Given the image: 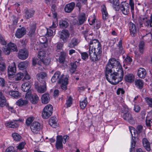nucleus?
<instances>
[{"mask_svg": "<svg viewBox=\"0 0 152 152\" xmlns=\"http://www.w3.org/2000/svg\"><path fill=\"white\" fill-rule=\"evenodd\" d=\"M106 80L113 85H116L123 79L124 72L120 62L115 58L110 59L105 70Z\"/></svg>", "mask_w": 152, "mask_h": 152, "instance_id": "1", "label": "nucleus"}, {"mask_svg": "<svg viewBox=\"0 0 152 152\" xmlns=\"http://www.w3.org/2000/svg\"><path fill=\"white\" fill-rule=\"evenodd\" d=\"M93 34V33L89 34L84 37L88 42L90 41L89 49L90 59L91 62L96 63L101 59L102 52V47L97 39L91 40V37H90V36H92Z\"/></svg>", "mask_w": 152, "mask_h": 152, "instance_id": "2", "label": "nucleus"}, {"mask_svg": "<svg viewBox=\"0 0 152 152\" xmlns=\"http://www.w3.org/2000/svg\"><path fill=\"white\" fill-rule=\"evenodd\" d=\"M53 111V107L50 104L47 105L43 108L42 113L43 118L48 119L52 115Z\"/></svg>", "mask_w": 152, "mask_h": 152, "instance_id": "3", "label": "nucleus"}, {"mask_svg": "<svg viewBox=\"0 0 152 152\" xmlns=\"http://www.w3.org/2000/svg\"><path fill=\"white\" fill-rule=\"evenodd\" d=\"M119 10H120L122 13L124 15H127L129 12V4L126 1L121 2L119 6Z\"/></svg>", "mask_w": 152, "mask_h": 152, "instance_id": "4", "label": "nucleus"}, {"mask_svg": "<svg viewBox=\"0 0 152 152\" xmlns=\"http://www.w3.org/2000/svg\"><path fill=\"white\" fill-rule=\"evenodd\" d=\"M35 88L38 93H43L47 90L46 82L43 80L42 85L39 84L38 82H35L34 84Z\"/></svg>", "mask_w": 152, "mask_h": 152, "instance_id": "5", "label": "nucleus"}, {"mask_svg": "<svg viewBox=\"0 0 152 152\" xmlns=\"http://www.w3.org/2000/svg\"><path fill=\"white\" fill-rule=\"evenodd\" d=\"M59 33L60 39H61L62 42H66L70 35L69 31L67 29H63Z\"/></svg>", "mask_w": 152, "mask_h": 152, "instance_id": "6", "label": "nucleus"}, {"mask_svg": "<svg viewBox=\"0 0 152 152\" xmlns=\"http://www.w3.org/2000/svg\"><path fill=\"white\" fill-rule=\"evenodd\" d=\"M68 78L67 77L64 78L62 76L58 80V84H61V87L62 90L65 91L67 89L66 85L68 84Z\"/></svg>", "mask_w": 152, "mask_h": 152, "instance_id": "7", "label": "nucleus"}, {"mask_svg": "<svg viewBox=\"0 0 152 152\" xmlns=\"http://www.w3.org/2000/svg\"><path fill=\"white\" fill-rule=\"evenodd\" d=\"M16 67L15 63L13 62L12 63L9 65L8 68V74L9 77H14L15 73L16 72Z\"/></svg>", "mask_w": 152, "mask_h": 152, "instance_id": "8", "label": "nucleus"}, {"mask_svg": "<svg viewBox=\"0 0 152 152\" xmlns=\"http://www.w3.org/2000/svg\"><path fill=\"white\" fill-rule=\"evenodd\" d=\"M24 18L26 20L32 17L35 13V11L33 8H26L24 10Z\"/></svg>", "mask_w": 152, "mask_h": 152, "instance_id": "9", "label": "nucleus"}, {"mask_svg": "<svg viewBox=\"0 0 152 152\" xmlns=\"http://www.w3.org/2000/svg\"><path fill=\"white\" fill-rule=\"evenodd\" d=\"M29 52L26 48H23L20 50L18 53L19 58L22 60H25L28 57Z\"/></svg>", "mask_w": 152, "mask_h": 152, "instance_id": "10", "label": "nucleus"}, {"mask_svg": "<svg viewBox=\"0 0 152 152\" xmlns=\"http://www.w3.org/2000/svg\"><path fill=\"white\" fill-rule=\"evenodd\" d=\"M30 128L32 132L36 133L40 130L41 124L38 122L34 121L31 124Z\"/></svg>", "mask_w": 152, "mask_h": 152, "instance_id": "11", "label": "nucleus"}, {"mask_svg": "<svg viewBox=\"0 0 152 152\" xmlns=\"http://www.w3.org/2000/svg\"><path fill=\"white\" fill-rule=\"evenodd\" d=\"M129 29L130 35L132 37L135 36L137 32V29L135 24L130 22L128 24Z\"/></svg>", "mask_w": 152, "mask_h": 152, "instance_id": "12", "label": "nucleus"}, {"mask_svg": "<svg viewBox=\"0 0 152 152\" xmlns=\"http://www.w3.org/2000/svg\"><path fill=\"white\" fill-rule=\"evenodd\" d=\"M62 136L58 135L56 137V140L55 146L57 149H62L63 148Z\"/></svg>", "mask_w": 152, "mask_h": 152, "instance_id": "13", "label": "nucleus"}, {"mask_svg": "<svg viewBox=\"0 0 152 152\" xmlns=\"http://www.w3.org/2000/svg\"><path fill=\"white\" fill-rule=\"evenodd\" d=\"M26 32V30L25 28L22 27L21 28L17 29V31L15 34V36L16 37L20 38L25 34Z\"/></svg>", "mask_w": 152, "mask_h": 152, "instance_id": "14", "label": "nucleus"}, {"mask_svg": "<svg viewBox=\"0 0 152 152\" xmlns=\"http://www.w3.org/2000/svg\"><path fill=\"white\" fill-rule=\"evenodd\" d=\"M109 2L112 4V7L115 11L119 10V6L120 4L119 0H109Z\"/></svg>", "mask_w": 152, "mask_h": 152, "instance_id": "15", "label": "nucleus"}, {"mask_svg": "<svg viewBox=\"0 0 152 152\" xmlns=\"http://www.w3.org/2000/svg\"><path fill=\"white\" fill-rule=\"evenodd\" d=\"M31 86V83L29 81L23 83L21 86L22 90L24 92L31 90L30 88Z\"/></svg>", "mask_w": 152, "mask_h": 152, "instance_id": "16", "label": "nucleus"}, {"mask_svg": "<svg viewBox=\"0 0 152 152\" xmlns=\"http://www.w3.org/2000/svg\"><path fill=\"white\" fill-rule=\"evenodd\" d=\"M5 125L7 127L13 128H15L18 126V124L17 121L15 120L7 122L5 124Z\"/></svg>", "mask_w": 152, "mask_h": 152, "instance_id": "17", "label": "nucleus"}, {"mask_svg": "<svg viewBox=\"0 0 152 152\" xmlns=\"http://www.w3.org/2000/svg\"><path fill=\"white\" fill-rule=\"evenodd\" d=\"M137 75L139 78H144L146 75V70L143 68H140L137 71Z\"/></svg>", "mask_w": 152, "mask_h": 152, "instance_id": "18", "label": "nucleus"}, {"mask_svg": "<svg viewBox=\"0 0 152 152\" xmlns=\"http://www.w3.org/2000/svg\"><path fill=\"white\" fill-rule=\"evenodd\" d=\"M123 119L128 121V122L131 124L133 122V118L132 116V115L128 111L126 113H125L123 116Z\"/></svg>", "mask_w": 152, "mask_h": 152, "instance_id": "19", "label": "nucleus"}, {"mask_svg": "<svg viewBox=\"0 0 152 152\" xmlns=\"http://www.w3.org/2000/svg\"><path fill=\"white\" fill-rule=\"evenodd\" d=\"M50 95L48 93H45L42 95L41 97V102L44 104L48 103L50 101Z\"/></svg>", "mask_w": 152, "mask_h": 152, "instance_id": "20", "label": "nucleus"}, {"mask_svg": "<svg viewBox=\"0 0 152 152\" xmlns=\"http://www.w3.org/2000/svg\"><path fill=\"white\" fill-rule=\"evenodd\" d=\"M124 79L126 81L129 83H133L135 79V76L132 74H128L124 76Z\"/></svg>", "mask_w": 152, "mask_h": 152, "instance_id": "21", "label": "nucleus"}, {"mask_svg": "<svg viewBox=\"0 0 152 152\" xmlns=\"http://www.w3.org/2000/svg\"><path fill=\"white\" fill-rule=\"evenodd\" d=\"M74 2H71L66 4L64 8V10L66 12L69 13L74 9L75 7Z\"/></svg>", "mask_w": 152, "mask_h": 152, "instance_id": "22", "label": "nucleus"}, {"mask_svg": "<svg viewBox=\"0 0 152 152\" xmlns=\"http://www.w3.org/2000/svg\"><path fill=\"white\" fill-rule=\"evenodd\" d=\"M101 11L103 19L104 20L107 19L108 18V14L105 5H103L102 7Z\"/></svg>", "mask_w": 152, "mask_h": 152, "instance_id": "23", "label": "nucleus"}, {"mask_svg": "<svg viewBox=\"0 0 152 152\" xmlns=\"http://www.w3.org/2000/svg\"><path fill=\"white\" fill-rule=\"evenodd\" d=\"M7 100L2 91H0V105L2 107L5 106Z\"/></svg>", "mask_w": 152, "mask_h": 152, "instance_id": "24", "label": "nucleus"}, {"mask_svg": "<svg viewBox=\"0 0 152 152\" xmlns=\"http://www.w3.org/2000/svg\"><path fill=\"white\" fill-rule=\"evenodd\" d=\"M78 43V39L75 37H74L71 39L70 42L68 44V46L70 48H74L77 46Z\"/></svg>", "mask_w": 152, "mask_h": 152, "instance_id": "25", "label": "nucleus"}, {"mask_svg": "<svg viewBox=\"0 0 152 152\" xmlns=\"http://www.w3.org/2000/svg\"><path fill=\"white\" fill-rule=\"evenodd\" d=\"M142 143L144 147L147 151L151 150L150 143L146 138H144L143 139Z\"/></svg>", "mask_w": 152, "mask_h": 152, "instance_id": "26", "label": "nucleus"}, {"mask_svg": "<svg viewBox=\"0 0 152 152\" xmlns=\"http://www.w3.org/2000/svg\"><path fill=\"white\" fill-rule=\"evenodd\" d=\"M66 53L64 51H61L60 53V54L59 57V61L61 64H63L64 63L66 57Z\"/></svg>", "mask_w": 152, "mask_h": 152, "instance_id": "27", "label": "nucleus"}, {"mask_svg": "<svg viewBox=\"0 0 152 152\" xmlns=\"http://www.w3.org/2000/svg\"><path fill=\"white\" fill-rule=\"evenodd\" d=\"M49 124L52 127L54 128H56L57 125L56 117H51L49 119Z\"/></svg>", "mask_w": 152, "mask_h": 152, "instance_id": "28", "label": "nucleus"}, {"mask_svg": "<svg viewBox=\"0 0 152 152\" xmlns=\"http://www.w3.org/2000/svg\"><path fill=\"white\" fill-rule=\"evenodd\" d=\"M86 15L85 13L82 12L79 15L78 20L80 24L82 25L84 23L86 20Z\"/></svg>", "mask_w": 152, "mask_h": 152, "instance_id": "29", "label": "nucleus"}, {"mask_svg": "<svg viewBox=\"0 0 152 152\" xmlns=\"http://www.w3.org/2000/svg\"><path fill=\"white\" fill-rule=\"evenodd\" d=\"M39 100V98L37 95L34 94H32L30 100L32 104H35L38 102Z\"/></svg>", "mask_w": 152, "mask_h": 152, "instance_id": "30", "label": "nucleus"}, {"mask_svg": "<svg viewBox=\"0 0 152 152\" xmlns=\"http://www.w3.org/2000/svg\"><path fill=\"white\" fill-rule=\"evenodd\" d=\"M38 79L39 82L42 81L43 83V81L44 80L45 81V77L46 76V74L44 72H42L40 73L37 74Z\"/></svg>", "mask_w": 152, "mask_h": 152, "instance_id": "31", "label": "nucleus"}, {"mask_svg": "<svg viewBox=\"0 0 152 152\" xmlns=\"http://www.w3.org/2000/svg\"><path fill=\"white\" fill-rule=\"evenodd\" d=\"M60 74L61 73L59 71H56L55 72L51 79L52 83H54L56 82L57 80L59 77Z\"/></svg>", "mask_w": 152, "mask_h": 152, "instance_id": "32", "label": "nucleus"}, {"mask_svg": "<svg viewBox=\"0 0 152 152\" xmlns=\"http://www.w3.org/2000/svg\"><path fill=\"white\" fill-rule=\"evenodd\" d=\"M9 94L15 98H18L20 96L19 93L16 91L11 90L9 91Z\"/></svg>", "mask_w": 152, "mask_h": 152, "instance_id": "33", "label": "nucleus"}, {"mask_svg": "<svg viewBox=\"0 0 152 152\" xmlns=\"http://www.w3.org/2000/svg\"><path fill=\"white\" fill-rule=\"evenodd\" d=\"M87 98L86 97L82 101H80V106L81 109L82 110L84 109L88 104L87 101Z\"/></svg>", "mask_w": 152, "mask_h": 152, "instance_id": "34", "label": "nucleus"}, {"mask_svg": "<svg viewBox=\"0 0 152 152\" xmlns=\"http://www.w3.org/2000/svg\"><path fill=\"white\" fill-rule=\"evenodd\" d=\"M36 26L35 25L33 24L30 26V28L29 32V36L31 37H32L34 34Z\"/></svg>", "mask_w": 152, "mask_h": 152, "instance_id": "35", "label": "nucleus"}, {"mask_svg": "<svg viewBox=\"0 0 152 152\" xmlns=\"http://www.w3.org/2000/svg\"><path fill=\"white\" fill-rule=\"evenodd\" d=\"M28 103V101L24 100L22 99L18 100L16 102V104L20 107L27 104Z\"/></svg>", "mask_w": 152, "mask_h": 152, "instance_id": "36", "label": "nucleus"}, {"mask_svg": "<svg viewBox=\"0 0 152 152\" xmlns=\"http://www.w3.org/2000/svg\"><path fill=\"white\" fill-rule=\"evenodd\" d=\"M12 136L14 140L17 142L19 141L21 138L20 135L16 132H14L12 134Z\"/></svg>", "mask_w": 152, "mask_h": 152, "instance_id": "37", "label": "nucleus"}, {"mask_svg": "<svg viewBox=\"0 0 152 152\" xmlns=\"http://www.w3.org/2000/svg\"><path fill=\"white\" fill-rule=\"evenodd\" d=\"M7 45L10 48L11 52H14L15 51H18L17 45L15 44L10 42Z\"/></svg>", "mask_w": 152, "mask_h": 152, "instance_id": "38", "label": "nucleus"}, {"mask_svg": "<svg viewBox=\"0 0 152 152\" xmlns=\"http://www.w3.org/2000/svg\"><path fill=\"white\" fill-rule=\"evenodd\" d=\"M59 25L60 27L62 28H67L69 25L68 22L65 20H61L59 22Z\"/></svg>", "mask_w": 152, "mask_h": 152, "instance_id": "39", "label": "nucleus"}, {"mask_svg": "<svg viewBox=\"0 0 152 152\" xmlns=\"http://www.w3.org/2000/svg\"><path fill=\"white\" fill-rule=\"evenodd\" d=\"M77 68V66L76 62L71 63V67H70L69 71L72 74L74 73L76 71Z\"/></svg>", "mask_w": 152, "mask_h": 152, "instance_id": "40", "label": "nucleus"}, {"mask_svg": "<svg viewBox=\"0 0 152 152\" xmlns=\"http://www.w3.org/2000/svg\"><path fill=\"white\" fill-rule=\"evenodd\" d=\"M34 118L33 116H31L28 118L26 120L25 123L26 126H30L32 122L34 120Z\"/></svg>", "mask_w": 152, "mask_h": 152, "instance_id": "41", "label": "nucleus"}, {"mask_svg": "<svg viewBox=\"0 0 152 152\" xmlns=\"http://www.w3.org/2000/svg\"><path fill=\"white\" fill-rule=\"evenodd\" d=\"M135 84L137 87L141 89L143 86V82L142 80L139 79L135 81Z\"/></svg>", "mask_w": 152, "mask_h": 152, "instance_id": "42", "label": "nucleus"}, {"mask_svg": "<svg viewBox=\"0 0 152 152\" xmlns=\"http://www.w3.org/2000/svg\"><path fill=\"white\" fill-rule=\"evenodd\" d=\"M32 64L33 66H35L37 64L40 65L41 64V61L38 58L34 57L32 59Z\"/></svg>", "mask_w": 152, "mask_h": 152, "instance_id": "43", "label": "nucleus"}, {"mask_svg": "<svg viewBox=\"0 0 152 152\" xmlns=\"http://www.w3.org/2000/svg\"><path fill=\"white\" fill-rule=\"evenodd\" d=\"M73 99L71 96H69L67 99L66 100L65 105L67 107H70L72 104Z\"/></svg>", "mask_w": 152, "mask_h": 152, "instance_id": "44", "label": "nucleus"}, {"mask_svg": "<svg viewBox=\"0 0 152 152\" xmlns=\"http://www.w3.org/2000/svg\"><path fill=\"white\" fill-rule=\"evenodd\" d=\"M117 47H118V49L119 50L120 52L121 53H124V51L122 45V39H121L119 40L117 45Z\"/></svg>", "mask_w": 152, "mask_h": 152, "instance_id": "45", "label": "nucleus"}, {"mask_svg": "<svg viewBox=\"0 0 152 152\" xmlns=\"http://www.w3.org/2000/svg\"><path fill=\"white\" fill-rule=\"evenodd\" d=\"M38 56L39 58L41 61L46 57V52L44 50L40 51L39 52Z\"/></svg>", "mask_w": 152, "mask_h": 152, "instance_id": "46", "label": "nucleus"}, {"mask_svg": "<svg viewBox=\"0 0 152 152\" xmlns=\"http://www.w3.org/2000/svg\"><path fill=\"white\" fill-rule=\"evenodd\" d=\"M96 20V18L94 16L89 17L88 20L89 25L91 26L94 24Z\"/></svg>", "mask_w": 152, "mask_h": 152, "instance_id": "47", "label": "nucleus"}, {"mask_svg": "<svg viewBox=\"0 0 152 152\" xmlns=\"http://www.w3.org/2000/svg\"><path fill=\"white\" fill-rule=\"evenodd\" d=\"M28 64V62L26 61L21 62L18 64V66L19 69L25 68L27 66Z\"/></svg>", "mask_w": 152, "mask_h": 152, "instance_id": "48", "label": "nucleus"}, {"mask_svg": "<svg viewBox=\"0 0 152 152\" xmlns=\"http://www.w3.org/2000/svg\"><path fill=\"white\" fill-rule=\"evenodd\" d=\"M145 46L144 42L143 41L140 42L139 45V51L142 54L143 53Z\"/></svg>", "mask_w": 152, "mask_h": 152, "instance_id": "49", "label": "nucleus"}, {"mask_svg": "<svg viewBox=\"0 0 152 152\" xmlns=\"http://www.w3.org/2000/svg\"><path fill=\"white\" fill-rule=\"evenodd\" d=\"M58 26V20L57 18L54 19L53 21L52 25L50 27V28L52 29L55 28Z\"/></svg>", "mask_w": 152, "mask_h": 152, "instance_id": "50", "label": "nucleus"}, {"mask_svg": "<svg viewBox=\"0 0 152 152\" xmlns=\"http://www.w3.org/2000/svg\"><path fill=\"white\" fill-rule=\"evenodd\" d=\"M133 60L131 57L129 56V55H127L126 57L124 59V62L127 64H130L132 62Z\"/></svg>", "mask_w": 152, "mask_h": 152, "instance_id": "51", "label": "nucleus"}, {"mask_svg": "<svg viewBox=\"0 0 152 152\" xmlns=\"http://www.w3.org/2000/svg\"><path fill=\"white\" fill-rule=\"evenodd\" d=\"M24 76L23 73L19 72L16 74L15 76V80L16 81H18L21 80Z\"/></svg>", "mask_w": 152, "mask_h": 152, "instance_id": "52", "label": "nucleus"}, {"mask_svg": "<svg viewBox=\"0 0 152 152\" xmlns=\"http://www.w3.org/2000/svg\"><path fill=\"white\" fill-rule=\"evenodd\" d=\"M41 63H43L45 65H47L49 64L51 61V59L48 57H45L43 59L41 60Z\"/></svg>", "mask_w": 152, "mask_h": 152, "instance_id": "53", "label": "nucleus"}, {"mask_svg": "<svg viewBox=\"0 0 152 152\" xmlns=\"http://www.w3.org/2000/svg\"><path fill=\"white\" fill-rule=\"evenodd\" d=\"M145 100L149 107L152 108V98L146 97L145 98Z\"/></svg>", "mask_w": 152, "mask_h": 152, "instance_id": "54", "label": "nucleus"}, {"mask_svg": "<svg viewBox=\"0 0 152 152\" xmlns=\"http://www.w3.org/2000/svg\"><path fill=\"white\" fill-rule=\"evenodd\" d=\"M136 144V141L132 139V141L131 142V147L130 149V152H134L135 147Z\"/></svg>", "mask_w": 152, "mask_h": 152, "instance_id": "55", "label": "nucleus"}, {"mask_svg": "<svg viewBox=\"0 0 152 152\" xmlns=\"http://www.w3.org/2000/svg\"><path fill=\"white\" fill-rule=\"evenodd\" d=\"M26 94L25 98L26 100H30L32 96L31 90L27 91Z\"/></svg>", "mask_w": 152, "mask_h": 152, "instance_id": "56", "label": "nucleus"}, {"mask_svg": "<svg viewBox=\"0 0 152 152\" xmlns=\"http://www.w3.org/2000/svg\"><path fill=\"white\" fill-rule=\"evenodd\" d=\"M81 58L85 60L88 58L89 54L88 55L86 52H82L80 53Z\"/></svg>", "mask_w": 152, "mask_h": 152, "instance_id": "57", "label": "nucleus"}, {"mask_svg": "<svg viewBox=\"0 0 152 152\" xmlns=\"http://www.w3.org/2000/svg\"><path fill=\"white\" fill-rule=\"evenodd\" d=\"M5 64L3 62H0V72H4L6 69Z\"/></svg>", "mask_w": 152, "mask_h": 152, "instance_id": "58", "label": "nucleus"}, {"mask_svg": "<svg viewBox=\"0 0 152 152\" xmlns=\"http://www.w3.org/2000/svg\"><path fill=\"white\" fill-rule=\"evenodd\" d=\"M26 143L25 142H20L17 147V148L20 150H21L24 148Z\"/></svg>", "mask_w": 152, "mask_h": 152, "instance_id": "59", "label": "nucleus"}, {"mask_svg": "<svg viewBox=\"0 0 152 152\" xmlns=\"http://www.w3.org/2000/svg\"><path fill=\"white\" fill-rule=\"evenodd\" d=\"M129 6H130L131 11L132 12L134 11V0H129Z\"/></svg>", "mask_w": 152, "mask_h": 152, "instance_id": "60", "label": "nucleus"}, {"mask_svg": "<svg viewBox=\"0 0 152 152\" xmlns=\"http://www.w3.org/2000/svg\"><path fill=\"white\" fill-rule=\"evenodd\" d=\"M0 43L3 45H5L7 44V42L5 40V39L0 33Z\"/></svg>", "mask_w": 152, "mask_h": 152, "instance_id": "61", "label": "nucleus"}, {"mask_svg": "<svg viewBox=\"0 0 152 152\" xmlns=\"http://www.w3.org/2000/svg\"><path fill=\"white\" fill-rule=\"evenodd\" d=\"M143 127L141 125H138L137 127V130L136 131L137 134H140L142 131Z\"/></svg>", "mask_w": 152, "mask_h": 152, "instance_id": "62", "label": "nucleus"}, {"mask_svg": "<svg viewBox=\"0 0 152 152\" xmlns=\"http://www.w3.org/2000/svg\"><path fill=\"white\" fill-rule=\"evenodd\" d=\"M15 151L14 147L10 146L6 149L5 152H14Z\"/></svg>", "mask_w": 152, "mask_h": 152, "instance_id": "63", "label": "nucleus"}, {"mask_svg": "<svg viewBox=\"0 0 152 152\" xmlns=\"http://www.w3.org/2000/svg\"><path fill=\"white\" fill-rule=\"evenodd\" d=\"M121 93L123 94L125 93V91L122 88H118L116 91V94L117 95H119Z\"/></svg>", "mask_w": 152, "mask_h": 152, "instance_id": "64", "label": "nucleus"}]
</instances>
